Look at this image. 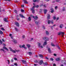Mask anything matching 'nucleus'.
<instances>
[{
	"label": "nucleus",
	"instance_id": "1",
	"mask_svg": "<svg viewBox=\"0 0 66 66\" xmlns=\"http://www.w3.org/2000/svg\"><path fill=\"white\" fill-rule=\"evenodd\" d=\"M43 39L44 40H45V41H48L49 40V38L47 37H43Z\"/></svg>",
	"mask_w": 66,
	"mask_h": 66
},
{
	"label": "nucleus",
	"instance_id": "2",
	"mask_svg": "<svg viewBox=\"0 0 66 66\" xmlns=\"http://www.w3.org/2000/svg\"><path fill=\"white\" fill-rule=\"evenodd\" d=\"M47 62L44 63V61L43 60H42V65H44V66H45V65H47Z\"/></svg>",
	"mask_w": 66,
	"mask_h": 66
},
{
	"label": "nucleus",
	"instance_id": "3",
	"mask_svg": "<svg viewBox=\"0 0 66 66\" xmlns=\"http://www.w3.org/2000/svg\"><path fill=\"white\" fill-rule=\"evenodd\" d=\"M58 35H62V34H63V35H64L65 34L64 32L60 31L58 32Z\"/></svg>",
	"mask_w": 66,
	"mask_h": 66
},
{
	"label": "nucleus",
	"instance_id": "4",
	"mask_svg": "<svg viewBox=\"0 0 66 66\" xmlns=\"http://www.w3.org/2000/svg\"><path fill=\"white\" fill-rule=\"evenodd\" d=\"M32 17L33 18H34L35 20H37V19H38V17L37 16H32Z\"/></svg>",
	"mask_w": 66,
	"mask_h": 66
},
{
	"label": "nucleus",
	"instance_id": "5",
	"mask_svg": "<svg viewBox=\"0 0 66 66\" xmlns=\"http://www.w3.org/2000/svg\"><path fill=\"white\" fill-rule=\"evenodd\" d=\"M62 63L63 64H64V65H66V61L65 60H63L62 61Z\"/></svg>",
	"mask_w": 66,
	"mask_h": 66
},
{
	"label": "nucleus",
	"instance_id": "6",
	"mask_svg": "<svg viewBox=\"0 0 66 66\" xmlns=\"http://www.w3.org/2000/svg\"><path fill=\"white\" fill-rule=\"evenodd\" d=\"M38 45L39 48H42V46H40V45H41V44L39 43H38Z\"/></svg>",
	"mask_w": 66,
	"mask_h": 66
},
{
	"label": "nucleus",
	"instance_id": "7",
	"mask_svg": "<svg viewBox=\"0 0 66 66\" xmlns=\"http://www.w3.org/2000/svg\"><path fill=\"white\" fill-rule=\"evenodd\" d=\"M35 24L37 25H38L40 24V23H39V21H35Z\"/></svg>",
	"mask_w": 66,
	"mask_h": 66
},
{
	"label": "nucleus",
	"instance_id": "8",
	"mask_svg": "<svg viewBox=\"0 0 66 66\" xmlns=\"http://www.w3.org/2000/svg\"><path fill=\"white\" fill-rule=\"evenodd\" d=\"M47 18L48 19H50V18H51V16H50V15L49 14H47Z\"/></svg>",
	"mask_w": 66,
	"mask_h": 66
},
{
	"label": "nucleus",
	"instance_id": "9",
	"mask_svg": "<svg viewBox=\"0 0 66 66\" xmlns=\"http://www.w3.org/2000/svg\"><path fill=\"white\" fill-rule=\"evenodd\" d=\"M15 24L17 27H19V24L18 22H16Z\"/></svg>",
	"mask_w": 66,
	"mask_h": 66
},
{
	"label": "nucleus",
	"instance_id": "10",
	"mask_svg": "<svg viewBox=\"0 0 66 66\" xmlns=\"http://www.w3.org/2000/svg\"><path fill=\"white\" fill-rule=\"evenodd\" d=\"M61 60V59H60V57H58L57 58H56L55 59V60L56 61H60V60Z\"/></svg>",
	"mask_w": 66,
	"mask_h": 66
},
{
	"label": "nucleus",
	"instance_id": "11",
	"mask_svg": "<svg viewBox=\"0 0 66 66\" xmlns=\"http://www.w3.org/2000/svg\"><path fill=\"white\" fill-rule=\"evenodd\" d=\"M19 16L20 17H21L22 18H25V17L24 16L22 15V14H20Z\"/></svg>",
	"mask_w": 66,
	"mask_h": 66
},
{
	"label": "nucleus",
	"instance_id": "12",
	"mask_svg": "<svg viewBox=\"0 0 66 66\" xmlns=\"http://www.w3.org/2000/svg\"><path fill=\"white\" fill-rule=\"evenodd\" d=\"M48 11V10L47 9H45L44 10V13L45 14H47V12Z\"/></svg>",
	"mask_w": 66,
	"mask_h": 66
},
{
	"label": "nucleus",
	"instance_id": "13",
	"mask_svg": "<svg viewBox=\"0 0 66 66\" xmlns=\"http://www.w3.org/2000/svg\"><path fill=\"white\" fill-rule=\"evenodd\" d=\"M3 20L5 22H8V20H7V18H4L3 19Z\"/></svg>",
	"mask_w": 66,
	"mask_h": 66
},
{
	"label": "nucleus",
	"instance_id": "14",
	"mask_svg": "<svg viewBox=\"0 0 66 66\" xmlns=\"http://www.w3.org/2000/svg\"><path fill=\"white\" fill-rule=\"evenodd\" d=\"M48 52L50 53H51V49H50V48H48Z\"/></svg>",
	"mask_w": 66,
	"mask_h": 66
},
{
	"label": "nucleus",
	"instance_id": "15",
	"mask_svg": "<svg viewBox=\"0 0 66 66\" xmlns=\"http://www.w3.org/2000/svg\"><path fill=\"white\" fill-rule=\"evenodd\" d=\"M3 48L4 49H5V50H7V51H9V50L7 49V47H6L5 46H4L3 47Z\"/></svg>",
	"mask_w": 66,
	"mask_h": 66
},
{
	"label": "nucleus",
	"instance_id": "16",
	"mask_svg": "<svg viewBox=\"0 0 66 66\" xmlns=\"http://www.w3.org/2000/svg\"><path fill=\"white\" fill-rule=\"evenodd\" d=\"M22 62L24 64H26L27 62H26V60H22Z\"/></svg>",
	"mask_w": 66,
	"mask_h": 66
},
{
	"label": "nucleus",
	"instance_id": "17",
	"mask_svg": "<svg viewBox=\"0 0 66 66\" xmlns=\"http://www.w3.org/2000/svg\"><path fill=\"white\" fill-rule=\"evenodd\" d=\"M45 33H46V35H49V32L48 31H46Z\"/></svg>",
	"mask_w": 66,
	"mask_h": 66
},
{
	"label": "nucleus",
	"instance_id": "18",
	"mask_svg": "<svg viewBox=\"0 0 66 66\" xmlns=\"http://www.w3.org/2000/svg\"><path fill=\"white\" fill-rule=\"evenodd\" d=\"M56 47H57L59 49V50H60V49H61V48L60 47V46H59V45H56Z\"/></svg>",
	"mask_w": 66,
	"mask_h": 66
},
{
	"label": "nucleus",
	"instance_id": "19",
	"mask_svg": "<svg viewBox=\"0 0 66 66\" xmlns=\"http://www.w3.org/2000/svg\"><path fill=\"white\" fill-rule=\"evenodd\" d=\"M51 13H53L54 12V10L53 9H51Z\"/></svg>",
	"mask_w": 66,
	"mask_h": 66
},
{
	"label": "nucleus",
	"instance_id": "20",
	"mask_svg": "<svg viewBox=\"0 0 66 66\" xmlns=\"http://www.w3.org/2000/svg\"><path fill=\"white\" fill-rule=\"evenodd\" d=\"M25 45L24 44H23V45L22 46V48H24V49H27V47H25Z\"/></svg>",
	"mask_w": 66,
	"mask_h": 66
},
{
	"label": "nucleus",
	"instance_id": "21",
	"mask_svg": "<svg viewBox=\"0 0 66 66\" xmlns=\"http://www.w3.org/2000/svg\"><path fill=\"white\" fill-rule=\"evenodd\" d=\"M51 46H52L53 47H55V45H54V44L52 43H51Z\"/></svg>",
	"mask_w": 66,
	"mask_h": 66
},
{
	"label": "nucleus",
	"instance_id": "22",
	"mask_svg": "<svg viewBox=\"0 0 66 66\" xmlns=\"http://www.w3.org/2000/svg\"><path fill=\"white\" fill-rule=\"evenodd\" d=\"M39 1V0H33V1L34 2H38Z\"/></svg>",
	"mask_w": 66,
	"mask_h": 66
},
{
	"label": "nucleus",
	"instance_id": "23",
	"mask_svg": "<svg viewBox=\"0 0 66 66\" xmlns=\"http://www.w3.org/2000/svg\"><path fill=\"white\" fill-rule=\"evenodd\" d=\"M38 63L39 65H42V60H40L39 62H38Z\"/></svg>",
	"mask_w": 66,
	"mask_h": 66
},
{
	"label": "nucleus",
	"instance_id": "24",
	"mask_svg": "<svg viewBox=\"0 0 66 66\" xmlns=\"http://www.w3.org/2000/svg\"><path fill=\"white\" fill-rule=\"evenodd\" d=\"M13 42H14V43H17V41H16V40L13 39Z\"/></svg>",
	"mask_w": 66,
	"mask_h": 66
},
{
	"label": "nucleus",
	"instance_id": "25",
	"mask_svg": "<svg viewBox=\"0 0 66 66\" xmlns=\"http://www.w3.org/2000/svg\"><path fill=\"white\" fill-rule=\"evenodd\" d=\"M28 20H29V21H31V17L29 16L28 19Z\"/></svg>",
	"mask_w": 66,
	"mask_h": 66
},
{
	"label": "nucleus",
	"instance_id": "26",
	"mask_svg": "<svg viewBox=\"0 0 66 66\" xmlns=\"http://www.w3.org/2000/svg\"><path fill=\"white\" fill-rule=\"evenodd\" d=\"M24 3H25V4H27L28 3V2H27V1H24Z\"/></svg>",
	"mask_w": 66,
	"mask_h": 66
},
{
	"label": "nucleus",
	"instance_id": "27",
	"mask_svg": "<svg viewBox=\"0 0 66 66\" xmlns=\"http://www.w3.org/2000/svg\"><path fill=\"white\" fill-rule=\"evenodd\" d=\"M48 24H50V22H51V21L50 20H48Z\"/></svg>",
	"mask_w": 66,
	"mask_h": 66
},
{
	"label": "nucleus",
	"instance_id": "28",
	"mask_svg": "<svg viewBox=\"0 0 66 66\" xmlns=\"http://www.w3.org/2000/svg\"><path fill=\"white\" fill-rule=\"evenodd\" d=\"M3 33L2 31L0 30V34H3Z\"/></svg>",
	"mask_w": 66,
	"mask_h": 66
},
{
	"label": "nucleus",
	"instance_id": "29",
	"mask_svg": "<svg viewBox=\"0 0 66 66\" xmlns=\"http://www.w3.org/2000/svg\"><path fill=\"white\" fill-rule=\"evenodd\" d=\"M28 53H29V55H32V53L31 52H28Z\"/></svg>",
	"mask_w": 66,
	"mask_h": 66
},
{
	"label": "nucleus",
	"instance_id": "30",
	"mask_svg": "<svg viewBox=\"0 0 66 66\" xmlns=\"http://www.w3.org/2000/svg\"><path fill=\"white\" fill-rule=\"evenodd\" d=\"M44 44L45 45H47V43L46 41H45L44 42Z\"/></svg>",
	"mask_w": 66,
	"mask_h": 66
},
{
	"label": "nucleus",
	"instance_id": "31",
	"mask_svg": "<svg viewBox=\"0 0 66 66\" xmlns=\"http://www.w3.org/2000/svg\"><path fill=\"white\" fill-rule=\"evenodd\" d=\"M27 47H28V48H29V47H31L30 44H27Z\"/></svg>",
	"mask_w": 66,
	"mask_h": 66
},
{
	"label": "nucleus",
	"instance_id": "32",
	"mask_svg": "<svg viewBox=\"0 0 66 66\" xmlns=\"http://www.w3.org/2000/svg\"><path fill=\"white\" fill-rule=\"evenodd\" d=\"M63 9L62 10V11H65V7H63Z\"/></svg>",
	"mask_w": 66,
	"mask_h": 66
},
{
	"label": "nucleus",
	"instance_id": "33",
	"mask_svg": "<svg viewBox=\"0 0 66 66\" xmlns=\"http://www.w3.org/2000/svg\"><path fill=\"white\" fill-rule=\"evenodd\" d=\"M0 50L1 51V50H2V51H3V52H5V51H4V50H3V48L1 49Z\"/></svg>",
	"mask_w": 66,
	"mask_h": 66
},
{
	"label": "nucleus",
	"instance_id": "34",
	"mask_svg": "<svg viewBox=\"0 0 66 66\" xmlns=\"http://www.w3.org/2000/svg\"><path fill=\"white\" fill-rule=\"evenodd\" d=\"M51 23H54V22L53 20H52V21H51Z\"/></svg>",
	"mask_w": 66,
	"mask_h": 66
},
{
	"label": "nucleus",
	"instance_id": "35",
	"mask_svg": "<svg viewBox=\"0 0 66 66\" xmlns=\"http://www.w3.org/2000/svg\"><path fill=\"white\" fill-rule=\"evenodd\" d=\"M14 12L15 13H16V14H17V10H14Z\"/></svg>",
	"mask_w": 66,
	"mask_h": 66
},
{
	"label": "nucleus",
	"instance_id": "36",
	"mask_svg": "<svg viewBox=\"0 0 66 66\" xmlns=\"http://www.w3.org/2000/svg\"><path fill=\"white\" fill-rule=\"evenodd\" d=\"M38 7H39V6L38 5H37L35 6V7H36V8H38Z\"/></svg>",
	"mask_w": 66,
	"mask_h": 66
},
{
	"label": "nucleus",
	"instance_id": "37",
	"mask_svg": "<svg viewBox=\"0 0 66 66\" xmlns=\"http://www.w3.org/2000/svg\"><path fill=\"white\" fill-rule=\"evenodd\" d=\"M42 6H43L45 7H46V5H43L42 4Z\"/></svg>",
	"mask_w": 66,
	"mask_h": 66
},
{
	"label": "nucleus",
	"instance_id": "38",
	"mask_svg": "<svg viewBox=\"0 0 66 66\" xmlns=\"http://www.w3.org/2000/svg\"><path fill=\"white\" fill-rule=\"evenodd\" d=\"M50 60H51V61H54V59H53V58H50Z\"/></svg>",
	"mask_w": 66,
	"mask_h": 66
},
{
	"label": "nucleus",
	"instance_id": "39",
	"mask_svg": "<svg viewBox=\"0 0 66 66\" xmlns=\"http://www.w3.org/2000/svg\"><path fill=\"white\" fill-rule=\"evenodd\" d=\"M1 30H3V31H5V29H4V28H1Z\"/></svg>",
	"mask_w": 66,
	"mask_h": 66
},
{
	"label": "nucleus",
	"instance_id": "40",
	"mask_svg": "<svg viewBox=\"0 0 66 66\" xmlns=\"http://www.w3.org/2000/svg\"><path fill=\"white\" fill-rule=\"evenodd\" d=\"M32 13H35V10H32Z\"/></svg>",
	"mask_w": 66,
	"mask_h": 66
},
{
	"label": "nucleus",
	"instance_id": "41",
	"mask_svg": "<svg viewBox=\"0 0 66 66\" xmlns=\"http://www.w3.org/2000/svg\"><path fill=\"white\" fill-rule=\"evenodd\" d=\"M53 19L54 20H55V19H56V17L55 16H53Z\"/></svg>",
	"mask_w": 66,
	"mask_h": 66
},
{
	"label": "nucleus",
	"instance_id": "42",
	"mask_svg": "<svg viewBox=\"0 0 66 66\" xmlns=\"http://www.w3.org/2000/svg\"><path fill=\"white\" fill-rule=\"evenodd\" d=\"M2 41L0 39V43L1 44H2Z\"/></svg>",
	"mask_w": 66,
	"mask_h": 66
},
{
	"label": "nucleus",
	"instance_id": "43",
	"mask_svg": "<svg viewBox=\"0 0 66 66\" xmlns=\"http://www.w3.org/2000/svg\"><path fill=\"white\" fill-rule=\"evenodd\" d=\"M9 49H10L11 51H13V50H12V48H11V47H9Z\"/></svg>",
	"mask_w": 66,
	"mask_h": 66
},
{
	"label": "nucleus",
	"instance_id": "44",
	"mask_svg": "<svg viewBox=\"0 0 66 66\" xmlns=\"http://www.w3.org/2000/svg\"><path fill=\"white\" fill-rule=\"evenodd\" d=\"M43 29H46V28H45V27L44 26H43Z\"/></svg>",
	"mask_w": 66,
	"mask_h": 66
},
{
	"label": "nucleus",
	"instance_id": "45",
	"mask_svg": "<svg viewBox=\"0 0 66 66\" xmlns=\"http://www.w3.org/2000/svg\"><path fill=\"white\" fill-rule=\"evenodd\" d=\"M21 12H24V10H23V9H21Z\"/></svg>",
	"mask_w": 66,
	"mask_h": 66
},
{
	"label": "nucleus",
	"instance_id": "46",
	"mask_svg": "<svg viewBox=\"0 0 66 66\" xmlns=\"http://www.w3.org/2000/svg\"><path fill=\"white\" fill-rule=\"evenodd\" d=\"M34 62H35V63H38V61H37L35 60L34 61Z\"/></svg>",
	"mask_w": 66,
	"mask_h": 66
},
{
	"label": "nucleus",
	"instance_id": "47",
	"mask_svg": "<svg viewBox=\"0 0 66 66\" xmlns=\"http://www.w3.org/2000/svg\"><path fill=\"white\" fill-rule=\"evenodd\" d=\"M2 41H3V42H5V41L4 40V39H2Z\"/></svg>",
	"mask_w": 66,
	"mask_h": 66
},
{
	"label": "nucleus",
	"instance_id": "48",
	"mask_svg": "<svg viewBox=\"0 0 66 66\" xmlns=\"http://www.w3.org/2000/svg\"><path fill=\"white\" fill-rule=\"evenodd\" d=\"M12 51L13 53H16V51L14 50H13Z\"/></svg>",
	"mask_w": 66,
	"mask_h": 66
},
{
	"label": "nucleus",
	"instance_id": "49",
	"mask_svg": "<svg viewBox=\"0 0 66 66\" xmlns=\"http://www.w3.org/2000/svg\"><path fill=\"white\" fill-rule=\"evenodd\" d=\"M31 11H33V10H34V8H31Z\"/></svg>",
	"mask_w": 66,
	"mask_h": 66
},
{
	"label": "nucleus",
	"instance_id": "50",
	"mask_svg": "<svg viewBox=\"0 0 66 66\" xmlns=\"http://www.w3.org/2000/svg\"><path fill=\"white\" fill-rule=\"evenodd\" d=\"M56 2H58L60 1V0H56Z\"/></svg>",
	"mask_w": 66,
	"mask_h": 66
},
{
	"label": "nucleus",
	"instance_id": "51",
	"mask_svg": "<svg viewBox=\"0 0 66 66\" xmlns=\"http://www.w3.org/2000/svg\"><path fill=\"white\" fill-rule=\"evenodd\" d=\"M14 60H15L16 61H17V58H16V57H14Z\"/></svg>",
	"mask_w": 66,
	"mask_h": 66
},
{
	"label": "nucleus",
	"instance_id": "52",
	"mask_svg": "<svg viewBox=\"0 0 66 66\" xmlns=\"http://www.w3.org/2000/svg\"><path fill=\"white\" fill-rule=\"evenodd\" d=\"M39 57H42V54H39Z\"/></svg>",
	"mask_w": 66,
	"mask_h": 66
},
{
	"label": "nucleus",
	"instance_id": "53",
	"mask_svg": "<svg viewBox=\"0 0 66 66\" xmlns=\"http://www.w3.org/2000/svg\"><path fill=\"white\" fill-rule=\"evenodd\" d=\"M15 30L16 31H18V29L16 28H15Z\"/></svg>",
	"mask_w": 66,
	"mask_h": 66
},
{
	"label": "nucleus",
	"instance_id": "54",
	"mask_svg": "<svg viewBox=\"0 0 66 66\" xmlns=\"http://www.w3.org/2000/svg\"><path fill=\"white\" fill-rule=\"evenodd\" d=\"M17 20H19V18H16Z\"/></svg>",
	"mask_w": 66,
	"mask_h": 66
},
{
	"label": "nucleus",
	"instance_id": "55",
	"mask_svg": "<svg viewBox=\"0 0 66 66\" xmlns=\"http://www.w3.org/2000/svg\"><path fill=\"white\" fill-rule=\"evenodd\" d=\"M14 65H15L16 66H17V63H14Z\"/></svg>",
	"mask_w": 66,
	"mask_h": 66
},
{
	"label": "nucleus",
	"instance_id": "56",
	"mask_svg": "<svg viewBox=\"0 0 66 66\" xmlns=\"http://www.w3.org/2000/svg\"><path fill=\"white\" fill-rule=\"evenodd\" d=\"M25 37V36L24 35L22 37L23 38H24Z\"/></svg>",
	"mask_w": 66,
	"mask_h": 66
},
{
	"label": "nucleus",
	"instance_id": "57",
	"mask_svg": "<svg viewBox=\"0 0 66 66\" xmlns=\"http://www.w3.org/2000/svg\"><path fill=\"white\" fill-rule=\"evenodd\" d=\"M33 39V38H32L31 39V40L30 41V42L32 41Z\"/></svg>",
	"mask_w": 66,
	"mask_h": 66
},
{
	"label": "nucleus",
	"instance_id": "58",
	"mask_svg": "<svg viewBox=\"0 0 66 66\" xmlns=\"http://www.w3.org/2000/svg\"><path fill=\"white\" fill-rule=\"evenodd\" d=\"M15 16L17 18H18L19 17V16H18V15H15Z\"/></svg>",
	"mask_w": 66,
	"mask_h": 66
},
{
	"label": "nucleus",
	"instance_id": "59",
	"mask_svg": "<svg viewBox=\"0 0 66 66\" xmlns=\"http://www.w3.org/2000/svg\"><path fill=\"white\" fill-rule=\"evenodd\" d=\"M21 7H24V5H21Z\"/></svg>",
	"mask_w": 66,
	"mask_h": 66
},
{
	"label": "nucleus",
	"instance_id": "60",
	"mask_svg": "<svg viewBox=\"0 0 66 66\" xmlns=\"http://www.w3.org/2000/svg\"><path fill=\"white\" fill-rule=\"evenodd\" d=\"M13 62V59H12L11 60V63Z\"/></svg>",
	"mask_w": 66,
	"mask_h": 66
},
{
	"label": "nucleus",
	"instance_id": "61",
	"mask_svg": "<svg viewBox=\"0 0 66 66\" xmlns=\"http://www.w3.org/2000/svg\"><path fill=\"white\" fill-rule=\"evenodd\" d=\"M34 66H37V64H34Z\"/></svg>",
	"mask_w": 66,
	"mask_h": 66
},
{
	"label": "nucleus",
	"instance_id": "62",
	"mask_svg": "<svg viewBox=\"0 0 66 66\" xmlns=\"http://www.w3.org/2000/svg\"><path fill=\"white\" fill-rule=\"evenodd\" d=\"M56 66V64H55V63H54L53 66Z\"/></svg>",
	"mask_w": 66,
	"mask_h": 66
},
{
	"label": "nucleus",
	"instance_id": "63",
	"mask_svg": "<svg viewBox=\"0 0 66 66\" xmlns=\"http://www.w3.org/2000/svg\"><path fill=\"white\" fill-rule=\"evenodd\" d=\"M19 47H20V48H22V46L21 45H19Z\"/></svg>",
	"mask_w": 66,
	"mask_h": 66
},
{
	"label": "nucleus",
	"instance_id": "64",
	"mask_svg": "<svg viewBox=\"0 0 66 66\" xmlns=\"http://www.w3.org/2000/svg\"><path fill=\"white\" fill-rule=\"evenodd\" d=\"M57 6H55V9H57Z\"/></svg>",
	"mask_w": 66,
	"mask_h": 66
}]
</instances>
